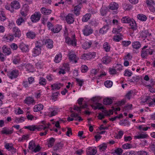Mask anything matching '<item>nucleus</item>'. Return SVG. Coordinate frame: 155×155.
Instances as JSON below:
<instances>
[{
  "mask_svg": "<svg viewBox=\"0 0 155 155\" xmlns=\"http://www.w3.org/2000/svg\"><path fill=\"white\" fill-rule=\"evenodd\" d=\"M91 15L90 14H86L82 17V21L83 22H86L90 18Z\"/></svg>",
  "mask_w": 155,
  "mask_h": 155,
  "instance_id": "a19ab883",
  "label": "nucleus"
},
{
  "mask_svg": "<svg viewBox=\"0 0 155 155\" xmlns=\"http://www.w3.org/2000/svg\"><path fill=\"white\" fill-rule=\"evenodd\" d=\"M111 61L110 58L108 56H105L102 59V62L104 64H107L109 63Z\"/></svg>",
  "mask_w": 155,
  "mask_h": 155,
  "instance_id": "2f4dec72",
  "label": "nucleus"
},
{
  "mask_svg": "<svg viewBox=\"0 0 155 155\" xmlns=\"http://www.w3.org/2000/svg\"><path fill=\"white\" fill-rule=\"evenodd\" d=\"M62 54L60 53L55 56L54 61L56 63H59L61 60Z\"/></svg>",
  "mask_w": 155,
  "mask_h": 155,
  "instance_id": "37998d69",
  "label": "nucleus"
},
{
  "mask_svg": "<svg viewBox=\"0 0 155 155\" xmlns=\"http://www.w3.org/2000/svg\"><path fill=\"white\" fill-rule=\"evenodd\" d=\"M36 35L35 32L31 31H28L26 34L27 37L31 39H34L36 37Z\"/></svg>",
  "mask_w": 155,
  "mask_h": 155,
  "instance_id": "a211bd4d",
  "label": "nucleus"
},
{
  "mask_svg": "<svg viewBox=\"0 0 155 155\" xmlns=\"http://www.w3.org/2000/svg\"><path fill=\"white\" fill-rule=\"evenodd\" d=\"M123 6L125 10H129L132 8V6L130 4H124Z\"/></svg>",
  "mask_w": 155,
  "mask_h": 155,
  "instance_id": "5fc2aeb1",
  "label": "nucleus"
},
{
  "mask_svg": "<svg viewBox=\"0 0 155 155\" xmlns=\"http://www.w3.org/2000/svg\"><path fill=\"white\" fill-rule=\"evenodd\" d=\"M108 7L110 9L112 10H117L118 8L119 5L117 3L113 2L109 4Z\"/></svg>",
  "mask_w": 155,
  "mask_h": 155,
  "instance_id": "a878e982",
  "label": "nucleus"
},
{
  "mask_svg": "<svg viewBox=\"0 0 155 155\" xmlns=\"http://www.w3.org/2000/svg\"><path fill=\"white\" fill-rule=\"evenodd\" d=\"M36 145L35 141L31 140L29 143L28 148L29 149L31 150L32 151L35 147Z\"/></svg>",
  "mask_w": 155,
  "mask_h": 155,
  "instance_id": "a18cd8bd",
  "label": "nucleus"
},
{
  "mask_svg": "<svg viewBox=\"0 0 155 155\" xmlns=\"http://www.w3.org/2000/svg\"><path fill=\"white\" fill-rule=\"evenodd\" d=\"M18 47L23 52H26L29 50L28 45H25L23 43H21Z\"/></svg>",
  "mask_w": 155,
  "mask_h": 155,
  "instance_id": "dca6fc26",
  "label": "nucleus"
},
{
  "mask_svg": "<svg viewBox=\"0 0 155 155\" xmlns=\"http://www.w3.org/2000/svg\"><path fill=\"white\" fill-rule=\"evenodd\" d=\"M55 141V139L54 138H50L48 141V147L50 148L53 146Z\"/></svg>",
  "mask_w": 155,
  "mask_h": 155,
  "instance_id": "79ce46f5",
  "label": "nucleus"
},
{
  "mask_svg": "<svg viewBox=\"0 0 155 155\" xmlns=\"http://www.w3.org/2000/svg\"><path fill=\"white\" fill-rule=\"evenodd\" d=\"M13 62L14 64H19L20 62V59L19 57H17L16 58H14L13 59Z\"/></svg>",
  "mask_w": 155,
  "mask_h": 155,
  "instance_id": "338daca9",
  "label": "nucleus"
},
{
  "mask_svg": "<svg viewBox=\"0 0 155 155\" xmlns=\"http://www.w3.org/2000/svg\"><path fill=\"white\" fill-rule=\"evenodd\" d=\"M96 106L95 108V109H104V107L102 106V104L99 103H95Z\"/></svg>",
  "mask_w": 155,
  "mask_h": 155,
  "instance_id": "bf43d9fd",
  "label": "nucleus"
},
{
  "mask_svg": "<svg viewBox=\"0 0 155 155\" xmlns=\"http://www.w3.org/2000/svg\"><path fill=\"white\" fill-rule=\"evenodd\" d=\"M92 44V42L90 41H85L82 45L83 48L84 49H87L91 47Z\"/></svg>",
  "mask_w": 155,
  "mask_h": 155,
  "instance_id": "c85d7f7f",
  "label": "nucleus"
},
{
  "mask_svg": "<svg viewBox=\"0 0 155 155\" xmlns=\"http://www.w3.org/2000/svg\"><path fill=\"white\" fill-rule=\"evenodd\" d=\"M154 50L150 48H149L146 50H143L141 51V56L143 58H146L149 55H151L153 54Z\"/></svg>",
  "mask_w": 155,
  "mask_h": 155,
  "instance_id": "20e7f679",
  "label": "nucleus"
},
{
  "mask_svg": "<svg viewBox=\"0 0 155 155\" xmlns=\"http://www.w3.org/2000/svg\"><path fill=\"white\" fill-rule=\"evenodd\" d=\"M43 105L41 104L35 105L33 108V111L34 112H37L43 110Z\"/></svg>",
  "mask_w": 155,
  "mask_h": 155,
  "instance_id": "bb28decb",
  "label": "nucleus"
},
{
  "mask_svg": "<svg viewBox=\"0 0 155 155\" xmlns=\"http://www.w3.org/2000/svg\"><path fill=\"white\" fill-rule=\"evenodd\" d=\"M141 103H149V106L155 104V98H152L150 96H148L146 98L143 100L141 102Z\"/></svg>",
  "mask_w": 155,
  "mask_h": 155,
  "instance_id": "6e6552de",
  "label": "nucleus"
},
{
  "mask_svg": "<svg viewBox=\"0 0 155 155\" xmlns=\"http://www.w3.org/2000/svg\"><path fill=\"white\" fill-rule=\"evenodd\" d=\"M25 21V20L21 17L17 20L16 23L18 25H20L22 23H24Z\"/></svg>",
  "mask_w": 155,
  "mask_h": 155,
  "instance_id": "603ef678",
  "label": "nucleus"
},
{
  "mask_svg": "<svg viewBox=\"0 0 155 155\" xmlns=\"http://www.w3.org/2000/svg\"><path fill=\"white\" fill-rule=\"evenodd\" d=\"M6 19L4 9L0 8V20L4 21Z\"/></svg>",
  "mask_w": 155,
  "mask_h": 155,
  "instance_id": "4be33fe9",
  "label": "nucleus"
},
{
  "mask_svg": "<svg viewBox=\"0 0 155 155\" xmlns=\"http://www.w3.org/2000/svg\"><path fill=\"white\" fill-rule=\"evenodd\" d=\"M95 53L88 52L83 54L81 56V58L84 60H89L95 57Z\"/></svg>",
  "mask_w": 155,
  "mask_h": 155,
  "instance_id": "1a4fd4ad",
  "label": "nucleus"
},
{
  "mask_svg": "<svg viewBox=\"0 0 155 155\" xmlns=\"http://www.w3.org/2000/svg\"><path fill=\"white\" fill-rule=\"evenodd\" d=\"M71 116L74 118V120H78L80 122L83 120L81 117L79 116V114L75 113H72L70 115Z\"/></svg>",
  "mask_w": 155,
  "mask_h": 155,
  "instance_id": "412c9836",
  "label": "nucleus"
},
{
  "mask_svg": "<svg viewBox=\"0 0 155 155\" xmlns=\"http://www.w3.org/2000/svg\"><path fill=\"white\" fill-rule=\"evenodd\" d=\"M66 20L68 24H73L74 21V16L71 14H68L66 17Z\"/></svg>",
  "mask_w": 155,
  "mask_h": 155,
  "instance_id": "4468645a",
  "label": "nucleus"
},
{
  "mask_svg": "<svg viewBox=\"0 0 155 155\" xmlns=\"http://www.w3.org/2000/svg\"><path fill=\"white\" fill-rule=\"evenodd\" d=\"M59 112L58 108L55 107H50L48 109L47 115L49 117H52L57 115Z\"/></svg>",
  "mask_w": 155,
  "mask_h": 155,
  "instance_id": "7ed1b4c3",
  "label": "nucleus"
},
{
  "mask_svg": "<svg viewBox=\"0 0 155 155\" xmlns=\"http://www.w3.org/2000/svg\"><path fill=\"white\" fill-rule=\"evenodd\" d=\"M41 47L42 45L41 44L40 42L39 41H37L36 44L35 46L32 51L33 55L34 56L36 57L41 53Z\"/></svg>",
  "mask_w": 155,
  "mask_h": 155,
  "instance_id": "f03ea898",
  "label": "nucleus"
},
{
  "mask_svg": "<svg viewBox=\"0 0 155 155\" xmlns=\"http://www.w3.org/2000/svg\"><path fill=\"white\" fill-rule=\"evenodd\" d=\"M84 35L86 36H87L92 34L93 30L88 25H86L82 31Z\"/></svg>",
  "mask_w": 155,
  "mask_h": 155,
  "instance_id": "9b49d317",
  "label": "nucleus"
},
{
  "mask_svg": "<svg viewBox=\"0 0 155 155\" xmlns=\"http://www.w3.org/2000/svg\"><path fill=\"white\" fill-rule=\"evenodd\" d=\"M105 86L108 88H110L112 85L113 82L110 81H107L104 83Z\"/></svg>",
  "mask_w": 155,
  "mask_h": 155,
  "instance_id": "6e6d98bb",
  "label": "nucleus"
},
{
  "mask_svg": "<svg viewBox=\"0 0 155 155\" xmlns=\"http://www.w3.org/2000/svg\"><path fill=\"white\" fill-rule=\"evenodd\" d=\"M116 71H120L122 69V66L120 64H117L114 67Z\"/></svg>",
  "mask_w": 155,
  "mask_h": 155,
  "instance_id": "680f3d73",
  "label": "nucleus"
},
{
  "mask_svg": "<svg viewBox=\"0 0 155 155\" xmlns=\"http://www.w3.org/2000/svg\"><path fill=\"white\" fill-rule=\"evenodd\" d=\"M146 3L148 7L152 5H155V3L153 0H147Z\"/></svg>",
  "mask_w": 155,
  "mask_h": 155,
  "instance_id": "4d7b16f0",
  "label": "nucleus"
},
{
  "mask_svg": "<svg viewBox=\"0 0 155 155\" xmlns=\"http://www.w3.org/2000/svg\"><path fill=\"white\" fill-rule=\"evenodd\" d=\"M39 84L42 85H45L46 84V81L45 79L43 77L40 78L39 80Z\"/></svg>",
  "mask_w": 155,
  "mask_h": 155,
  "instance_id": "3c124183",
  "label": "nucleus"
},
{
  "mask_svg": "<svg viewBox=\"0 0 155 155\" xmlns=\"http://www.w3.org/2000/svg\"><path fill=\"white\" fill-rule=\"evenodd\" d=\"M64 144L61 142L57 143L53 147V149L54 151H56L61 149L64 146Z\"/></svg>",
  "mask_w": 155,
  "mask_h": 155,
  "instance_id": "b1692460",
  "label": "nucleus"
},
{
  "mask_svg": "<svg viewBox=\"0 0 155 155\" xmlns=\"http://www.w3.org/2000/svg\"><path fill=\"white\" fill-rule=\"evenodd\" d=\"M148 137V135L147 134H140L138 135L135 136L134 137L135 139H140L145 138Z\"/></svg>",
  "mask_w": 155,
  "mask_h": 155,
  "instance_id": "c03bdc74",
  "label": "nucleus"
},
{
  "mask_svg": "<svg viewBox=\"0 0 155 155\" xmlns=\"http://www.w3.org/2000/svg\"><path fill=\"white\" fill-rule=\"evenodd\" d=\"M41 13L43 15H50L52 12L51 9H47L44 7H42L40 10Z\"/></svg>",
  "mask_w": 155,
  "mask_h": 155,
  "instance_id": "aec40b11",
  "label": "nucleus"
},
{
  "mask_svg": "<svg viewBox=\"0 0 155 155\" xmlns=\"http://www.w3.org/2000/svg\"><path fill=\"white\" fill-rule=\"evenodd\" d=\"M24 101L25 104L29 105L34 102V100L33 98L29 97H26L24 100Z\"/></svg>",
  "mask_w": 155,
  "mask_h": 155,
  "instance_id": "cd10ccee",
  "label": "nucleus"
},
{
  "mask_svg": "<svg viewBox=\"0 0 155 155\" xmlns=\"http://www.w3.org/2000/svg\"><path fill=\"white\" fill-rule=\"evenodd\" d=\"M100 152L104 151L106 149L107 145L105 143H103L98 146Z\"/></svg>",
  "mask_w": 155,
  "mask_h": 155,
  "instance_id": "09e8293b",
  "label": "nucleus"
},
{
  "mask_svg": "<svg viewBox=\"0 0 155 155\" xmlns=\"http://www.w3.org/2000/svg\"><path fill=\"white\" fill-rule=\"evenodd\" d=\"M24 128L25 129H28L30 131H34L36 129H37L38 131H40L42 129L45 130L47 128V127L43 125H40L38 127H37L35 125H32L25 126Z\"/></svg>",
  "mask_w": 155,
  "mask_h": 155,
  "instance_id": "39448f33",
  "label": "nucleus"
},
{
  "mask_svg": "<svg viewBox=\"0 0 155 155\" xmlns=\"http://www.w3.org/2000/svg\"><path fill=\"white\" fill-rule=\"evenodd\" d=\"M141 35L143 38H147L151 36V34L149 33L148 30H146L142 32Z\"/></svg>",
  "mask_w": 155,
  "mask_h": 155,
  "instance_id": "ea45409f",
  "label": "nucleus"
},
{
  "mask_svg": "<svg viewBox=\"0 0 155 155\" xmlns=\"http://www.w3.org/2000/svg\"><path fill=\"white\" fill-rule=\"evenodd\" d=\"M103 48L106 52H109L110 50V45L108 42H105L103 45Z\"/></svg>",
  "mask_w": 155,
  "mask_h": 155,
  "instance_id": "473e14b6",
  "label": "nucleus"
},
{
  "mask_svg": "<svg viewBox=\"0 0 155 155\" xmlns=\"http://www.w3.org/2000/svg\"><path fill=\"white\" fill-rule=\"evenodd\" d=\"M137 155H149L148 153L145 151H140L137 152Z\"/></svg>",
  "mask_w": 155,
  "mask_h": 155,
  "instance_id": "774afa93",
  "label": "nucleus"
},
{
  "mask_svg": "<svg viewBox=\"0 0 155 155\" xmlns=\"http://www.w3.org/2000/svg\"><path fill=\"white\" fill-rule=\"evenodd\" d=\"M81 70L82 73H86L87 72L88 70V68L87 66L85 65H82L81 67Z\"/></svg>",
  "mask_w": 155,
  "mask_h": 155,
  "instance_id": "864d4df0",
  "label": "nucleus"
},
{
  "mask_svg": "<svg viewBox=\"0 0 155 155\" xmlns=\"http://www.w3.org/2000/svg\"><path fill=\"white\" fill-rule=\"evenodd\" d=\"M45 44L48 49H51L53 47V41L50 39H46L45 42Z\"/></svg>",
  "mask_w": 155,
  "mask_h": 155,
  "instance_id": "6ab92c4d",
  "label": "nucleus"
},
{
  "mask_svg": "<svg viewBox=\"0 0 155 155\" xmlns=\"http://www.w3.org/2000/svg\"><path fill=\"white\" fill-rule=\"evenodd\" d=\"M141 46L140 42L138 41H134L132 43V47L135 49H139Z\"/></svg>",
  "mask_w": 155,
  "mask_h": 155,
  "instance_id": "4c0bfd02",
  "label": "nucleus"
},
{
  "mask_svg": "<svg viewBox=\"0 0 155 155\" xmlns=\"http://www.w3.org/2000/svg\"><path fill=\"white\" fill-rule=\"evenodd\" d=\"M112 99L110 98H107L104 99L103 103L104 104L109 105L112 104Z\"/></svg>",
  "mask_w": 155,
  "mask_h": 155,
  "instance_id": "de8ad7c7",
  "label": "nucleus"
},
{
  "mask_svg": "<svg viewBox=\"0 0 155 155\" xmlns=\"http://www.w3.org/2000/svg\"><path fill=\"white\" fill-rule=\"evenodd\" d=\"M123 151V150L121 148H118L115 150L114 153L115 155H121Z\"/></svg>",
  "mask_w": 155,
  "mask_h": 155,
  "instance_id": "13d9d810",
  "label": "nucleus"
},
{
  "mask_svg": "<svg viewBox=\"0 0 155 155\" xmlns=\"http://www.w3.org/2000/svg\"><path fill=\"white\" fill-rule=\"evenodd\" d=\"M10 7L14 10V9L17 10L20 8L21 5L18 1L14 0L11 2Z\"/></svg>",
  "mask_w": 155,
  "mask_h": 155,
  "instance_id": "ddd939ff",
  "label": "nucleus"
},
{
  "mask_svg": "<svg viewBox=\"0 0 155 155\" xmlns=\"http://www.w3.org/2000/svg\"><path fill=\"white\" fill-rule=\"evenodd\" d=\"M19 75V71L16 70H13L8 72L7 75L9 78L12 79L16 78Z\"/></svg>",
  "mask_w": 155,
  "mask_h": 155,
  "instance_id": "0eeeda50",
  "label": "nucleus"
},
{
  "mask_svg": "<svg viewBox=\"0 0 155 155\" xmlns=\"http://www.w3.org/2000/svg\"><path fill=\"white\" fill-rule=\"evenodd\" d=\"M13 31L14 33V35L15 37H19L21 35V31L17 27L13 28Z\"/></svg>",
  "mask_w": 155,
  "mask_h": 155,
  "instance_id": "5701e85b",
  "label": "nucleus"
},
{
  "mask_svg": "<svg viewBox=\"0 0 155 155\" xmlns=\"http://www.w3.org/2000/svg\"><path fill=\"white\" fill-rule=\"evenodd\" d=\"M97 152L96 150L91 148L88 151H87V155H94Z\"/></svg>",
  "mask_w": 155,
  "mask_h": 155,
  "instance_id": "49530a36",
  "label": "nucleus"
},
{
  "mask_svg": "<svg viewBox=\"0 0 155 155\" xmlns=\"http://www.w3.org/2000/svg\"><path fill=\"white\" fill-rule=\"evenodd\" d=\"M13 129L12 127L11 128L4 127L2 128L1 131L2 134L9 135L12 134L13 133Z\"/></svg>",
  "mask_w": 155,
  "mask_h": 155,
  "instance_id": "2eb2a0df",
  "label": "nucleus"
},
{
  "mask_svg": "<svg viewBox=\"0 0 155 155\" xmlns=\"http://www.w3.org/2000/svg\"><path fill=\"white\" fill-rule=\"evenodd\" d=\"M22 85L25 88L29 87L30 85L28 83V81L26 80H24L22 83Z\"/></svg>",
  "mask_w": 155,
  "mask_h": 155,
  "instance_id": "69168bd1",
  "label": "nucleus"
},
{
  "mask_svg": "<svg viewBox=\"0 0 155 155\" xmlns=\"http://www.w3.org/2000/svg\"><path fill=\"white\" fill-rule=\"evenodd\" d=\"M65 42L69 45L76 46L77 45V41L75 37H74L71 39L69 37H66L65 38Z\"/></svg>",
  "mask_w": 155,
  "mask_h": 155,
  "instance_id": "9d476101",
  "label": "nucleus"
},
{
  "mask_svg": "<svg viewBox=\"0 0 155 155\" xmlns=\"http://www.w3.org/2000/svg\"><path fill=\"white\" fill-rule=\"evenodd\" d=\"M108 9L107 7L102 6L100 10V12L102 16H105L107 12Z\"/></svg>",
  "mask_w": 155,
  "mask_h": 155,
  "instance_id": "7c9ffc66",
  "label": "nucleus"
},
{
  "mask_svg": "<svg viewBox=\"0 0 155 155\" xmlns=\"http://www.w3.org/2000/svg\"><path fill=\"white\" fill-rule=\"evenodd\" d=\"M68 57L70 60L73 61L75 63L77 62V61L76 60V55L73 51H69L68 52Z\"/></svg>",
  "mask_w": 155,
  "mask_h": 155,
  "instance_id": "f8f14e48",
  "label": "nucleus"
},
{
  "mask_svg": "<svg viewBox=\"0 0 155 155\" xmlns=\"http://www.w3.org/2000/svg\"><path fill=\"white\" fill-rule=\"evenodd\" d=\"M41 16V14L39 12H36L31 16V20L33 22H36L40 20Z\"/></svg>",
  "mask_w": 155,
  "mask_h": 155,
  "instance_id": "423d86ee",
  "label": "nucleus"
},
{
  "mask_svg": "<svg viewBox=\"0 0 155 155\" xmlns=\"http://www.w3.org/2000/svg\"><path fill=\"white\" fill-rule=\"evenodd\" d=\"M69 66L68 64H65L63 65L62 68V69H61L59 71L58 73L59 74H64L65 73V70L66 69L68 70Z\"/></svg>",
  "mask_w": 155,
  "mask_h": 155,
  "instance_id": "72a5a7b5",
  "label": "nucleus"
},
{
  "mask_svg": "<svg viewBox=\"0 0 155 155\" xmlns=\"http://www.w3.org/2000/svg\"><path fill=\"white\" fill-rule=\"evenodd\" d=\"M26 71L29 72H33L34 71V66L31 64H27L25 66Z\"/></svg>",
  "mask_w": 155,
  "mask_h": 155,
  "instance_id": "e433bc0d",
  "label": "nucleus"
},
{
  "mask_svg": "<svg viewBox=\"0 0 155 155\" xmlns=\"http://www.w3.org/2000/svg\"><path fill=\"white\" fill-rule=\"evenodd\" d=\"M14 38V37L12 35H8L5 37V39L7 42L12 41Z\"/></svg>",
  "mask_w": 155,
  "mask_h": 155,
  "instance_id": "8fccbe9b",
  "label": "nucleus"
},
{
  "mask_svg": "<svg viewBox=\"0 0 155 155\" xmlns=\"http://www.w3.org/2000/svg\"><path fill=\"white\" fill-rule=\"evenodd\" d=\"M81 8V6L80 5H79L74 7V13L76 15H79Z\"/></svg>",
  "mask_w": 155,
  "mask_h": 155,
  "instance_id": "f704fd0d",
  "label": "nucleus"
},
{
  "mask_svg": "<svg viewBox=\"0 0 155 155\" xmlns=\"http://www.w3.org/2000/svg\"><path fill=\"white\" fill-rule=\"evenodd\" d=\"M6 59V57L2 53L0 52V61L1 62L5 61Z\"/></svg>",
  "mask_w": 155,
  "mask_h": 155,
  "instance_id": "0e129e2a",
  "label": "nucleus"
},
{
  "mask_svg": "<svg viewBox=\"0 0 155 155\" xmlns=\"http://www.w3.org/2000/svg\"><path fill=\"white\" fill-rule=\"evenodd\" d=\"M137 18L142 21H145L147 18L146 16L143 14H139L137 15Z\"/></svg>",
  "mask_w": 155,
  "mask_h": 155,
  "instance_id": "58836bf2",
  "label": "nucleus"
},
{
  "mask_svg": "<svg viewBox=\"0 0 155 155\" xmlns=\"http://www.w3.org/2000/svg\"><path fill=\"white\" fill-rule=\"evenodd\" d=\"M121 22L123 23H128L130 26V28L133 30H136L137 25L135 20L128 16L123 17L121 19Z\"/></svg>",
  "mask_w": 155,
  "mask_h": 155,
  "instance_id": "f257e3e1",
  "label": "nucleus"
},
{
  "mask_svg": "<svg viewBox=\"0 0 155 155\" xmlns=\"http://www.w3.org/2000/svg\"><path fill=\"white\" fill-rule=\"evenodd\" d=\"M2 52L5 56H8L11 54V51L10 48L6 45H4L2 47Z\"/></svg>",
  "mask_w": 155,
  "mask_h": 155,
  "instance_id": "f3484780",
  "label": "nucleus"
},
{
  "mask_svg": "<svg viewBox=\"0 0 155 155\" xmlns=\"http://www.w3.org/2000/svg\"><path fill=\"white\" fill-rule=\"evenodd\" d=\"M75 79L76 81L78 84L79 86L80 87H81L84 83V81L82 79L81 80L78 78H76Z\"/></svg>",
  "mask_w": 155,
  "mask_h": 155,
  "instance_id": "e2e57ef3",
  "label": "nucleus"
},
{
  "mask_svg": "<svg viewBox=\"0 0 155 155\" xmlns=\"http://www.w3.org/2000/svg\"><path fill=\"white\" fill-rule=\"evenodd\" d=\"M21 10L25 12H26L27 13H28L29 11V6H28L25 4L23 6Z\"/></svg>",
  "mask_w": 155,
  "mask_h": 155,
  "instance_id": "052dcab7",
  "label": "nucleus"
},
{
  "mask_svg": "<svg viewBox=\"0 0 155 155\" xmlns=\"http://www.w3.org/2000/svg\"><path fill=\"white\" fill-rule=\"evenodd\" d=\"M62 28L61 25H57L51 29V31L54 33H58L60 31Z\"/></svg>",
  "mask_w": 155,
  "mask_h": 155,
  "instance_id": "393cba45",
  "label": "nucleus"
},
{
  "mask_svg": "<svg viewBox=\"0 0 155 155\" xmlns=\"http://www.w3.org/2000/svg\"><path fill=\"white\" fill-rule=\"evenodd\" d=\"M62 86L61 84L59 83L53 84L51 85V87L52 88L51 89L52 90H58Z\"/></svg>",
  "mask_w": 155,
  "mask_h": 155,
  "instance_id": "c756f323",
  "label": "nucleus"
},
{
  "mask_svg": "<svg viewBox=\"0 0 155 155\" xmlns=\"http://www.w3.org/2000/svg\"><path fill=\"white\" fill-rule=\"evenodd\" d=\"M108 28V25H105L100 29L99 33L102 34H104L107 32Z\"/></svg>",
  "mask_w": 155,
  "mask_h": 155,
  "instance_id": "c9c22d12",
  "label": "nucleus"
}]
</instances>
